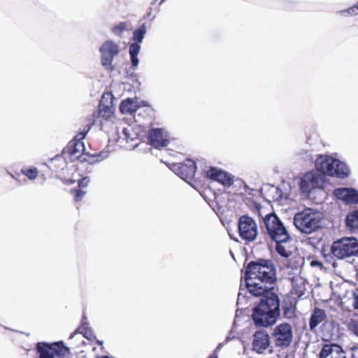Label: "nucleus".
<instances>
[{"label":"nucleus","instance_id":"nucleus-28","mask_svg":"<svg viewBox=\"0 0 358 358\" xmlns=\"http://www.w3.org/2000/svg\"><path fill=\"white\" fill-rule=\"evenodd\" d=\"M71 192L74 195V199L76 201H80L82 200L86 193L85 191H83L81 188H80V189H73Z\"/></svg>","mask_w":358,"mask_h":358},{"label":"nucleus","instance_id":"nucleus-18","mask_svg":"<svg viewBox=\"0 0 358 358\" xmlns=\"http://www.w3.org/2000/svg\"><path fill=\"white\" fill-rule=\"evenodd\" d=\"M320 358H346V356L340 345L325 344L320 352Z\"/></svg>","mask_w":358,"mask_h":358},{"label":"nucleus","instance_id":"nucleus-5","mask_svg":"<svg viewBox=\"0 0 358 358\" xmlns=\"http://www.w3.org/2000/svg\"><path fill=\"white\" fill-rule=\"evenodd\" d=\"M332 255L338 259H345L358 255V240L354 237H344L334 241L331 247Z\"/></svg>","mask_w":358,"mask_h":358},{"label":"nucleus","instance_id":"nucleus-40","mask_svg":"<svg viewBox=\"0 0 358 358\" xmlns=\"http://www.w3.org/2000/svg\"><path fill=\"white\" fill-rule=\"evenodd\" d=\"M97 343L99 344V345H102L103 344V341H97Z\"/></svg>","mask_w":358,"mask_h":358},{"label":"nucleus","instance_id":"nucleus-14","mask_svg":"<svg viewBox=\"0 0 358 358\" xmlns=\"http://www.w3.org/2000/svg\"><path fill=\"white\" fill-rule=\"evenodd\" d=\"M334 195L348 204L358 203V190L350 187L335 189Z\"/></svg>","mask_w":358,"mask_h":358},{"label":"nucleus","instance_id":"nucleus-43","mask_svg":"<svg viewBox=\"0 0 358 358\" xmlns=\"http://www.w3.org/2000/svg\"><path fill=\"white\" fill-rule=\"evenodd\" d=\"M164 1H165V0H162L161 2H160V4H162Z\"/></svg>","mask_w":358,"mask_h":358},{"label":"nucleus","instance_id":"nucleus-45","mask_svg":"<svg viewBox=\"0 0 358 358\" xmlns=\"http://www.w3.org/2000/svg\"><path fill=\"white\" fill-rule=\"evenodd\" d=\"M157 0H155V1H157Z\"/></svg>","mask_w":358,"mask_h":358},{"label":"nucleus","instance_id":"nucleus-46","mask_svg":"<svg viewBox=\"0 0 358 358\" xmlns=\"http://www.w3.org/2000/svg\"><path fill=\"white\" fill-rule=\"evenodd\" d=\"M213 358H216V357H213Z\"/></svg>","mask_w":358,"mask_h":358},{"label":"nucleus","instance_id":"nucleus-31","mask_svg":"<svg viewBox=\"0 0 358 358\" xmlns=\"http://www.w3.org/2000/svg\"><path fill=\"white\" fill-rule=\"evenodd\" d=\"M90 181V179L89 177H84L78 182V185L80 188H85L86 187L89 182Z\"/></svg>","mask_w":358,"mask_h":358},{"label":"nucleus","instance_id":"nucleus-6","mask_svg":"<svg viewBox=\"0 0 358 358\" xmlns=\"http://www.w3.org/2000/svg\"><path fill=\"white\" fill-rule=\"evenodd\" d=\"M36 349L37 358H66L70 355V349L62 341L52 343H38Z\"/></svg>","mask_w":358,"mask_h":358},{"label":"nucleus","instance_id":"nucleus-11","mask_svg":"<svg viewBox=\"0 0 358 358\" xmlns=\"http://www.w3.org/2000/svg\"><path fill=\"white\" fill-rule=\"evenodd\" d=\"M146 31V27L143 24L138 29H135L133 33V40L134 42L129 45V55L133 67H137L139 64L138 55L141 50L140 43L143 41Z\"/></svg>","mask_w":358,"mask_h":358},{"label":"nucleus","instance_id":"nucleus-10","mask_svg":"<svg viewBox=\"0 0 358 358\" xmlns=\"http://www.w3.org/2000/svg\"><path fill=\"white\" fill-rule=\"evenodd\" d=\"M272 335L276 346L288 347L293 341L292 327L289 323H281L274 328Z\"/></svg>","mask_w":358,"mask_h":358},{"label":"nucleus","instance_id":"nucleus-8","mask_svg":"<svg viewBox=\"0 0 358 358\" xmlns=\"http://www.w3.org/2000/svg\"><path fill=\"white\" fill-rule=\"evenodd\" d=\"M323 184L324 176L310 171L301 178L299 187L301 194L308 196L313 190L322 188Z\"/></svg>","mask_w":358,"mask_h":358},{"label":"nucleus","instance_id":"nucleus-42","mask_svg":"<svg viewBox=\"0 0 358 358\" xmlns=\"http://www.w3.org/2000/svg\"><path fill=\"white\" fill-rule=\"evenodd\" d=\"M121 140L124 141V139H120V141L117 140V141L120 142V143H122Z\"/></svg>","mask_w":358,"mask_h":358},{"label":"nucleus","instance_id":"nucleus-38","mask_svg":"<svg viewBox=\"0 0 358 358\" xmlns=\"http://www.w3.org/2000/svg\"><path fill=\"white\" fill-rule=\"evenodd\" d=\"M84 336L86 337L87 338H90L89 336H88V332L87 331H85L84 334H83Z\"/></svg>","mask_w":358,"mask_h":358},{"label":"nucleus","instance_id":"nucleus-20","mask_svg":"<svg viewBox=\"0 0 358 358\" xmlns=\"http://www.w3.org/2000/svg\"><path fill=\"white\" fill-rule=\"evenodd\" d=\"M138 107V105L136 100L128 98L121 102L120 110L122 114L131 115L136 111Z\"/></svg>","mask_w":358,"mask_h":358},{"label":"nucleus","instance_id":"nucleus-41","mask_svg":"<svg viewBox=\"0 0 358 358\" xmlns=\"http://www.w3.org/2000/svg\"><path fill=\"white\" fill-rule=\"evenodd\" d=\"M74 334H75V333L72 334L70 336L69 338H72L74 336Z\"/></svg>","mask_w":358,"mask_h":358},{"label":"nucleus","instance_id":"nucleus-4","mask_svg":"<svg viewBox=\"0 0 358 358\" xmlns=\"http://www.w3.org/2000/svg\"><path fill=\"white\" fill-rule=\"evenodd\" d=\"M85 146L83 142L70 141L64 149L63 155H69L70 160L73 161L81 158V161H86L89 164H94L103 160L107 157L106 152H99L94 155H84Z\"/></svg>","mask_w":358,"mask_h":358},{"label":"nucleus","instance_id":"nucleus-39","mask_svg":"<svg viewBox=\"0 0 358 358\" xmlns=\"http://www.w3.org/2000/svg\"><path fill=\"white\" fill-rule=\"evenodd\" d=\"M97 358H109V357H108V356H102V357H99Z\"/></svg>","mask_w":358,"mask_h":358},{"label":"nucleus","instance_id":"nucleus-44","mask_svg":"<svg viewBox=\"0 0 358 358\" xmlns=\"http://www.w3.org/2000/svg\"><path fill=\"white\" fill-rule=\"evenodd\" d=\"M213 357H209V358H213Z\"/></svg>","mask_w":358,"mask_h":358},{"label":"nucleus","instance_id":"nucleus-22","mask_svg":"<svg viewBox=\"0 0 358 358\" xmlns=\"http://www.w3.org/2000/svg\"><path fill=\"white\" fill-rule=\"evenodd\" d=\"M290 241H282L275 242V250L282 257L289 258L292 255V248L289 244Z\"/></svg>","mask_w":358,"mask_h":358},{"label":"nucleus","instance_id":"nucleus-1","mask_svg":"<svg viewBox=\"0 0 358 358\" xmlns=\"http://www.w3.org/2000/svg\"><path fill=\"white\" fill-rule=\"evenodd\" d=\"M245 287L260 301L255 306L252 320L257 326L268 327L274 324L280 316V300L272 289L275 280V270L268 260L261 259L250 262L244 275Z\"/></svg>","mask_w":358,"mask_h":358},{"label":"nucleus","instance_id":"nucleus-29","mask_svg":"<svg viewBox=\"0 0 358 358\" xmlns=\"http://www.w3.org/2000/svg\"><path fill=\"white\" fill-rule=\"evenodd\" d=\"M90 127L87 130L82 131L79 132L74 138V139L72 141L78 143L82 142V140L85 138V135L87 134V131H89Z\"/></svg>","mask_w":358,"mask_h":358},{"label":"nucleus","instance_id":"nucleus-9","mask_svg":"<svg viewBox=\"0 0 358 358\" xmlns=\"http://www.w3.org/2000/svg\"><path fill=\"white\" fill-rule=\"evenodd\" d=\"M238 234L246 242L254 241L258 234L256 222L248 215H243L238 220Z\"/></svg>","mask_w":358,"mask_h":358},{"label":"nucleus","instance_id":"nucleus-17","mask_svg":"<svg viewBox=\"0 0 358 358\" xmlns=\"http://www.w3.org/2000/svg\"><path fill=\"white\" fill-rule=\"evenodd\" d=\"M206 175L208 178L225 186H230L233 183L231 175L217 168H210L206 172Z\"/></svg>","mask_w":358,"mask_h":358},{"label":"nucleus","instance_id":"nucleus-47","mask_svg":"<svg viewBox=\"0 0 358 358\" xmlns=\"http://www.w3.org/2000/svg\"><path fill=\"white\" fill-rule=\"evenodd\" d=\"M213 358H216V357H213Z\"/></svg>","mask_w":358,"mask_h":358},{"label":"nucleus","instance_id":"nucleus-13","mask_svg":"<svg viewBox=\"0 0 358 358\" xmlns=\"http://www.w3.org/2000/svg\"><path fill=\"white\" fill-rule=\"evenodd\" d=\"M336 158L329 155H319L315 162L317 171L322 174L331 176L335 173V170L332 168L336 164Z\"/></svg>","mask_w":358,"mask_h":358},{"label":"nucleus","instance_id":"nucleus-12","mask_svg":"<svg viewBox=\"0 0 358 358\" xmlns=\"http://www.w3.org/2000/svg\"><path fill=\"white\" fill-rule=\"evenodd\" d=\"M196 169L195 162L189 159H187L182 163L173 164L171 166V170L187 182L194 178Z\"/></svg>","mask_w":358,"mask_h":358},{"label":"nucleus","instance_id":"nucleus-16","mask_svg":"<svg viewBox=\"0 0 358 358\" xmlns=\"http://www.w3.org/2000/svg\"><path fill=\"white\" fill-rule=\"evenodd\" d=\"M253 337L252 350L258 353H262L269 347V336L265 331H256Z\"/></svg>","mask_w":358,"mask_h":358},{"label":"nucleus","instance_id":"nucleus-37","mask_svg":"<svg viewBox=\"0 0 358 358\" xmlns=\"http://www.w3.org/2000/svg\"><path fill=\"white\" fill-rule=\"evenodd\" d=\"M320 264V263L319 262H317V261H313L311 262V265L314 266V265H319Z\"/></svg>","mask_w":358,"mask_h":358},{"label":"nucleus","instance_id":"nucleus-2","mask_svg":"<svg viewBox=\"0 0 358 358\" xmlns=\"http://www.w3.org/2000/svg\"><path fill=\"white\" fill-rule=\"evenodd\" d=\"M293 223L301 233L310 234L321 227L322 215L318 211L306 208L294 215Z\"/></svg>","mask_w":358,"mask_h":358},{"label":"nucleus","instance_id":"nucleus-26","mask_svg":"<svg viewBox=\"0 0 358 358\" xmlns=\"http://www.w3.org/2000/svg\"><path fill=\"white\" fill-rule=\"evenodd\" d=\"M127 28V23L125 22H120L119 24L114 25L111 28V31L113 34L117 36H121L124 31Z\"/></svg>","mask_w":358,"mask_h":358},{"label":"nucleus","instance_id":"nucleus-7","mask_svg":"<svg viewBox=\"0 0 358 358\" xmlns=\"http://www.w3.org/2000/svg\"><path fill=\"white\" fill-rule=\"evenodd\" d=\"M101 65L108 71L114 70L113 61L121 51L119 43L111 39L105 41L99 47Z\"/></svg>","mask_w":358,"mask_h":358},{"label":"nucleus","instance_id":"nucleus-23","mask_svg":"<svg viewBox=\"0 0 358 358\" xmlns=\"http://www.w3.org/2000/svg\"><path fill=\"white\" fill-rule=\"evenodd\" d=\"M138 133L134 130L131 125H127L122 129V136L119 137L118 141L124 139L126 143L134 141L138 138Z\"/></svg>","mask_w":358,"mask_h":358},{"label":"nucleus","instance_id":"nucleus-3","mask_svg":"<svg viewBox=\"0 0 358 358\" xmlns=\"http://www.w3.org/2000/svg\"><path fill=\"white\" fill-rule=\"evenodd\" d=\"M264 227L269 238L275 242L291 241V237L282 222L274 213L263 218Z\"/></svg>","mask_w":358,"mask_h":358},{"label":"nucleus","instance_id":"nucleus-25","mask_svg":"<svg viewBox=\"0 0 358 358\" xmlns=\"http://www.w3.org/2000/svg\"><path fill=\"white\" fill-rule=\"evenodd\" d=\"M21 173L30 180H35L38 176V170L36 167L24 166Z\"/></svg>","mask_w":358,"mask_h":358},{"label":"nucleus","instance_id":"nucleus-35","mask_svg":"<svg viewBox=\"0 0 358 358\" xmlns=\"http://www.w3.org/2000/svg\"><path fill=\"white\" fill-rule=\"evenodd\" d=\"M243 289H241V291H242ZM245 299V296H243V294H242L241 292H240L238 293V299H237V303L239 304L241 303L242 300H244Z\"/></svg>","mask_w":358,"mask_h":358},{"label":"nucleus","instance_id":"nucleus-19","mask_svg":"<svg viewBox=\"0 0 358 358\" xmlns=\"http://www.w3.org/2000/svg\"><path fill=\"white\" fill-rule=\"evenodd\" d=\"M324 310L315 308L312 313L309 320V327L310 331H314L315 328L326 319Z\"/></svg>","mask_w":358,"mask_h":358},{"label":"nucleus","instance_id":"nucleus-34","mask_svg":"<svg viewBox=\"0 0 358 358\" xmlns=\"http://www.w3.org/2000/svg\"><path fill=\"white\" fill-rule=\"evenodd\" d=\"M352 358H358V345L352 348Z\"/></svg>","mask_w":358,"mask_h":358},{"label":"nucleus","instance_id":"nucleus-27","mask_svg":"<svg viewBox=\"0 0 358 358\" xmlns=\"http://www.w3.org/2000/svg\"><path fill=\"white\" fill-rule=\"evenodd\" d=\"M339 15L341 16H355L358 14V4H355V6L343 10H340L338 12Z\"/></svg>","mask_w":358,"mask_h":358},{"label":"nucleus","instance_id":"nucleus-30","mask_svg":"<svg viewBox=\"0 0 358 358\" xmlns=\"http://www.w3.org/2000/svg\"><path fill=\"white\" fill-rule=\"evenodd\" d=\"M352 303L355 309L358 310V290L353 292Z\"/></svg>","mask_w":358,"mask_h":358},{"label":"nucleus","instance_id":"nucleus-32","mask_svg":"<svg viewBox=\"0 0 358 358\" xmlns=\"http://www.w3.org/2000/svg\"><path fill=\"white\" fill-rule=\"evenodd\" d=\"M283 314L287 318H291L293 316L292 308H283Z\"/></svg>","mask_w":358,"mask_h":358},{"label":"nucleus","instance_id":"nucleus-24","mask_svg":"<svg viewBox=\"0 0 358 358\" xmlns=\"http://www.w3.org/2000/svg\"><path fill=\"white\" fill-rule=\"evenodd\" d=\"M346 224L348 227L358 229V210H355L347 215Z\"/></svg>","mask_w":358,"mask_h":358},{"label":"nucleus","instance_id":"nucleus-15","mask_svg":"<svg viewBox=\"0 0 358 358\" xmlns=\"http://www.w3.org/2000/svg\"><path fill=\"white\" fill-rule=\"evenodd\" d=\"M149 142L156 148L166 147L169 142L167 133L163 129H154L149 132Z\"/></svg>","mask_w":358,"mask_h":358},{"label":"nucleus","instance_id":"nucleus-36","mask_svg":"<svg viewBox=\"0 0 358 358\" xmlns=\"http://www.w3.org/2000/svg\"><path fill=\"white\" fill-rule=\"evenodd\" d=\"M297 259L298 260L296 261V262L297 263V266H295L296 268L300 267L303 262V259L301 257H298Z\"/></svg>","mask_w":358,"mask_h":358},{"label":"nucleus","instance_id":"nucleus-33","mask_svg":"<svg viewBox=\"0 0 358 358\" xmlns=\"http://www.w3.org/2000/svg\"><path fill=\"white\" fill-rule=\"evenodd\" d=\"M105 109L106 110L104 111H103V110L101 108H100L99 115L101 116H104L103 113H108V115H107L108 116H110L112 114V111H111L110 108L108 107H106Z\"/></svg>","mask_w":358,"mask_h":358},{"label":"nucleus","instance_id":"nucleus-21","mask_svg":"<svg viewBox=\"0 0 358 358\" xmlns=\"http://www.w3.org/2000/svg\"><path fill=\"white\" fill-rule=\"evenodd\" d=\"M336 163L334 164L332 167L335 170V173L331 175V176L344 178L347 177L350 173V170L348 166L343 162L340 161L339 159H336Z\"/></svg>","mask_w":358,"mask_h":358}]
</instances>
